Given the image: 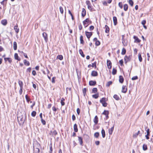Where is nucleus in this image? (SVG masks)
I'll use <instances>...</instances> for the list:
<instances>
[{
	"label": "nucleus",
	"mask_w": 153,
	"mask_h": 153,
	"mask_svg": "<svg viewBox=\"0 0 153 153\" xmlns=\"http://www.w3.org/2000/svg\"><path fill=\"white\" fill-rule=\"evenodd\" d=\"M74 130L75 132H77L78 131V129L77 127V125L76 124H75L74 126Z\"/></svg>",
	"instance_id": "393cba45"
},
{
	"label": "nucleus",
	"mask_w": 153,
	"mask_h": 153,
	"mask_svg": "<svg viewBox=\"0 0 153 153\" xmlns=\"http://www.w3.org/2000/svg\"><path fill=\"white\" fill-rule=\"evenodd\" d=\"M4 60L5 61H8L10 63H11L12 62L11 59L10 58H4Z\"/></svg>",
	"instance_id": "4be33fe9"
},
{
	"label": "nucleus",
	"mask_w": 153,
	"mask_h": 153,
	"mask_svg": "<svg viewBox=\"0 0 153 153\" xmlns=\"http://www.w3.org/2000/svg\"><path fill=\"white\" fill-rule=\"evenodd\" d=\"M14 58L16 59L18 61H20L21 60L20 58L18 56L17 53H15L14 54Z\"/></svg>",
	"instance_id": "dca6fc26"
},
{
	"label": "nucleus",
	"mask_w": 153,
	"mask_h": 153,
	"mask_svg": "<svg viewBox=\"0 0 153 153\" xmlns=\"http://www.w3.org/2000/svg\"><path fill=\"white\" fill-rule=\"evenodd\" d=\"M119 81L121 83H122L124 81V78L123 76L121 75L119 76Z\"/></svg>",
	"instance_id": "2eb2a0df"
},
{
	"label": "nucleus",
	"mask_w": 153,
	"mask_h": 153,
	"mask_svg": "<svg viewBox=\"0 0 153 153\" xmlns=\"http://www.w3.org/2000/svg\"><path fill=\"white\" fill-rule=\"evenodd\" d=\"M78 140L79 142V144L80 145L82 146L83 145V141L81 137H78Z\"/></svg>",
	"instance_id": "ddd939ff"
},
{
	"label": "nucleus",
	"mask_w": 153,
	"mask_h": 153,
	"mask_svg": "<svg viewBox=\"0 0 153 153\" xmlns=\"http://www.w3.org/2000/svg\"><path fill=\"white\" fill-rule=\"evenodd\" d=\"M99 96V95L98 93L93 95L92 97L93 98L95 99H97Z\"/></svg>",
	"instance_id": "72a5a7b5"
},
{
	"label": "nucleus",
	"mask_w": 153,
	"mask_h": 153,
	"mask_svg": "<svg viewBox=\"0 0 153 153\" xmlns=\"http://www.w3.org/2000/svg\"><path fill=\"white\" fill-rule=\"evenodd\" d=\"M14 29L15 31V32L17 33H18L19 31V28L18 26H15L14 27Z\"/></svg>",
	"instance_id": "5701e85b"
},
{
	"label": "nucleus",
	"mask_w": 153,
	"mask_h": 153,
	"mask_svg": "<svg viewBox=\"0 0 153 153\" xmlns=\"http://www.w3.org/2000/svg\"><path fill=\"white\" fill-rule=\"evenodd\" d=\"M119 63H120V65L122 66L123 65V60L121 59L119 61Z\"/></svg>",
	"instance_id": "69168bd1"
},
{
	"label": "nucleus",
	"mask_w": 153,
	"mask_h": 153,
	"mask_svg": "<svg viewBox=\"0 0 153 153\" xmlns=\"http://www.w3.org/2000/svg\"><path fill=\"white\" fill-rule=\"evenodd\" d=\"M133 38L135 39V41H134L135 42H137V43H139L140 42V40L139 39L137 36H134Z\"/></svg>",
	"instance_id": "4468645a"
},
{
	"label": "nucleus",
	"mask_w": 153,
	"mask_h": 153,
	"mask_svg": "<svg viewBox=\"0 0 153 153\" xmlns=\"http://www.w3.org/2000/svg\"><path fill=\"white\" fill-rule=\"evenodd\" d=\"M76 112L77 114L79 115L80 114V110L79 108H78L76 110Z\"/></svg>",
	"instance_id": "052dcab7"
},
{
	"label": "nucleus",
	"mask_w": 153,
	"mask_h": 153,
	"mask_svg": "<svg viewBox=\"0 0 153 153\" xmlns=\"http://www.w3.org/2000/svg\"><path fill=\"white\" fill-rule=\"evenodd\" d=\"M91 75L93 76H98V73L95 71H93L91 72Z\"/></svg>",
	"instance_id": "6e6552de"
},
{
	"label": "nucleus",
	"mask_w": 153,
	"mask_h": 153,
	"mask_svg": "<svg viewBox=\"0 0 153 153\" xmlns=\"http://www.w3.org/2000/svg\"><path fill=\"white\" fill-rule=\"evenodd\" d=\"M127 91V88L126 86L123 85L122 87V92L123 93H126Z\"/></svg>",
	"instance_id": "1a4fd4ad"
},
{
	"label": "nucleus",
	"mask_w": 153,
	"mask_h": 153,
	"mask_svg": "<svg viewBox=\"0 0 153 153\" xmlns=\"http://www.w3.org/2000/svg\"><path fill=\"white\" fill-rule=\"evenodd\" d=\"M18 83L20 87V88H23V83L22 81L19 80Z\"/></svg>",
	"instance_id": "a878e982"
},
{
	"label": "nucleus",
	"mask_w": 153,
	"mask_h": 153,
	"mask_svg": "<svg viewBox=\"0 0 153 153\" xmlns=\"http://www.w3.org/2000/svg\"><path fill=\"white\" fill-rule=\"evenodd\" d=\"M41 120L42 123L43 125H45L46 124L45 121L44 120H43V119H42Z\"/></svg>",
	"instance_id": "864d4df0"
},
{
	"label": "nucleus",
	"mask_w": 153,
	"mask_h": 153,
	"mask_svg": "<svg viewBox=\"0 0 153 153\" xmlns=\"http://www.w3.org/2000/svg\"><path fill=\"white\" fill-rule=\"evenodd\" d=\"M83 93L84 96H85L86 91V89L85 88H84L83 90Z\"/></svg>",
	"instance_id": "8fccbe9b"
},
{
	"label": "nucleus",
	"mask_w": 153,
	"mask_h": 153,
	"mask_svg": "<svg viewBox=\"0 0 153 153\" xmlns=\"http://www.w3.org/2000/svg\"><path fill=\"white\" fill-rule=\"evenodd\" d=\"M126 49L124 48H123L121 53V54L123 55L125 54L126 53Z\"/></svg>",
	"instance_id": "c9c22d12"
},
{
	"label": "nucleus",
	"mask_w": 153,
	"mask_h": 153,
	"mask_svg": "<svg viewBox=\"0 0 153 153\" xmlns=\"http://www.w3.org/2000/svg\"><path fill=\"white\" fill-rule=\"evenodd\" d=\"M107 65L108 69H110L111 68V61L109 60H107Z\"/></svg>",
	"instance_id": "423d86ee"
},
{
	"label": "nucleus",
	"mask_w": 153,
	"mask_h": 153,
	"mask_svg": "<svg viewBox=\"0 0 153 153\" xmlns=\"http://www.w3.org/2000/svg\"><path fill=\"white\" fill-rule=\"evenodd\" d=\"M50 153H52V144H51L50 145Z\"/></svg>",
	"instance_id": "5fc2aeb1"
},
{
	"label": "nucleus",
	"mask_w": 153,
	"mask_h": 153,
	"mask_svg": "<svg viewBox=\"0 0 153 153\" xmlns=\"http://www.w3.org/2000/svg\"><path fill=\"white\" fill-rule=\"evenodd\" d=\"M72 119L73 121H74L76 119V117L73 114L72 116Z\"/></svg>",
	"instance_id": "774afa93"
},
{
	"label": "nucleus",
	"mask_w": 153,
	"mask_h": 153,
	"mask_svg": "<svg viewBox=\"0 0 153 153\" xmlns=\"http://www.w3.org/2000/svg\"><path fill=\"white\" fill-rule=\"evenodd\" d=\"M105 32L106 33H109V29L108 26L106 25L105 26Z\"/></svg>",
	"instance_id": "412c9836"
},
{
	"label": "nucleus",
	"mask_w": 153,
	"mask_h": 153,
	"mask_svg": "<svg viewBox=\"0 0 153 153\" xmlns=\"http://www.w3.org/2000/svg\"><path fill=\"white\" fill-rule=\"evenodd\" d=\"M96 64L97 62H95L94 63H92V67H94L95 68H96L97 67Z\"/></svg>",
	"instance_id": "49530a36"
},
{
	"label": "nucleus",
	"mask_w": 153,
	"mask_h": 153,
	"mask_svg": "<svg viewBox=\"0 0 153 153\" xmlns=\"http://www.w3.org/2000/svg\"><path fill=\"white\" fill-rule=\"evenodd\" d=\"M94 28L93 26L91 25L89 27V30L91 31L92 30L94 29Z\"/></svg>",
	"instance_id": "13d9d810"
},
{
	"label": "nucleus",
	"mask_w": 153,
	"mask_h": 153,
	"mask_svg": "<svg viewBox=\"0 0 153 153\" xmlns=\"http://www.w3.org/2000/svg\"><path fill=\"white\" fill-rule=\"evenodd\" d=\"M90 22H91V21H90L88 18L86 19L83 22V25L85 26V28L88 26Z\"/></svg>",
	"instance_id": "f03ea898"
},
{
	"label": "nucleus",
	"mask_w": 153,
	"mask_h": 153,
	"mask_svg": "<svg viewBox=\"0 0 153 153\" xmlns=\"http://www.w3.org/2000/svg\"><path fill=\"white\" fill-rule=\"evenodd\" d=\"M113 20L114 22V25L115 26L117 25V18L116 16H114L113 17Z\"/></svg>",
	"instance_id": "f3484780"
},
{
	"label": "nucleus",
	"mask_w": 153,
	"mask_h": 153,
	"mask_svg": "<svg viewBox=\"0 0 153 153\" xmlns=\"http://www.w3.org/2000/svg\"><path fill=\"white\" fill-rule=\"evenodd\" d=\"M131 55H129L128 56L127 55L125 56L124 58L125 63H126L127 62L130 61L131 60Z\"/></svg>",
	"instance_id": "7ed1b4c3"
},
{
	"label": "nucleus",
	"mask_w": 153,
	"mask_h": 153,
	"mask_svg": "<svg viewBox=\"0 0 153 153\" xmlns=\"http://www.w3.org/2000/svg\"><path fill=\"white\" fill-rule=\"evenodd\" d=\"M118 5L121 8H123V4L122 2H120L118 4Z\"/></svg>",
	"instance_id": "6e6d98bb"
},
{
	"label": "nucleus",
	"mask_w": 153,
	"mask_h": 153,
	"mask_svg": "<svg viewBox=\"0 0 153 153\" xmlns=\"http://www.w3.org/2000/svg\"><path fill=\"white\" fill-rule=\"evenodd\" d=\"M79 54L81 55V56L82 57H84L85 56V55L84 54L82 50L81 49H80L79 50Z\"/></svg>",
	"instance_id": "bb28decb"
},
{
	"label": "nucleus",
	"mask_w": 153,
	"mask_h": 153,
	"mask_svg": "<svg viewBox=\"0 0 153 153\" xmlns=\"http://www.w3.org/2000/svg\"><path fill=\"white\" fill-rule=\"evenodd\" d=\"M93 121L94 123H95V124H97L98 123V117L97 116H96L94 120Z\"/></svg>",
	"instance_id": "9b49d317"
},
{
	"label": "nucleus",
	"mask_w": 153,
	"mask_h": 153,
	"mask_svg": "<svg viewBox=\"0 0 153 153\" xmlns=\"http://www.w3.org/2000/svg\"><path fill=\"white\" fill-rule=\"evenodd\" d=\"M114 126H113L111 128L109 129V133L110 135L112 134L113 131L114 130Z\"/></svg>",
	"instance_id": "a211bd4d"
},
{
	"label": "nucleus",
	"mask_w": 153,
	"mask_h": 153,
	"mask_svg": "<svg viewBox=\"0 0 153 153\" xmlns=\"http://www.w3.org/2000/svg\"><path fill=\"white\" fill-rule=\"evenodd\" d=\"M138 59L140 62H141L142 61V58L141 57V53H139L138 54Z\"/></svg>",
	"instance_id": "7c9ffc66"
},
{
	"label": "nucleus",
	"mask_w": 153,
	"mask_h": 153,
	"mask_svg": "<svg viewBox=\"0 0 153 153\" xmlns=\"http://www.w3.org/2000/svg\"><path fill=\"white\" fill-rule=\"evenodd\" d=\"M128 2L131 6H133L134 2L132 0H129Z\"/></svg>",
	"instance_id": "37998d69"
},
{
	"label": "nucleus",
	"mask_w": 153,
	"mask_h": 153,
	"mask_svg": "<svg viewBox=\"0 0 153 153\" xmlns=\"http://www.w3.org/2000/svg\"><path fill=\"white\" fill-rule=\"evenodd\" d=\"M24 64L25 65H27V66H29L30 65L29 62L28 61H27V60L26 59H24Z\"/></svg>",
	"instance_id": "c756f323"
},
{
	"label": "nucleus",
	"mask_w": 153,
	"mask_h": 153,
	"mask_svg": "<svg viewBox=\"0 0 153 153\" xmlns=\"http://www.w3.org/2000/svg\"><path fill=\"white\" fill-rule=\"evenodd\" d=\"M13 48L14 50H16L17 48V43L16 42H13Z\"/></svg>",
	"instance_id": "b1692460"
},
{
	"label": "nucleus",
	"mask_w": 153,
	"mask_h": 153,
	"mask_svg": "<svg viewBox=\"0 0 153 153\" xmlns=\"http://www.w3.org/2000/svg\"><path fill=\"white\" fill-rule=\"evenodd\" d=\"M117 72V70L116 69L114 68H113L112 71V74L114 75L116 74Z\"/></svg>",
	"instance_id": "e433bc0d"
},
{
	"label": "nucleus",
	"mask_w": 153,
	"mask_h": 153,
	"mask_svg": "<svg viewBox=\"0 0 153 153\" xmlns=\"http://www.w3.org/2000/svg\"><path fill=\"white\" fill-rule=\"evenodd\" d=\"M137 79L138 77L136 76L133 77L131 78V79L133 80H134Z\"/></svg>",
	"instance_id": "09e8293b"
},
{
	"label": "nucleus",
	"mask_w": 153,
	"mask_h": 153,
	"mask_svg": "<svg viewBox=\"0 0 153 153\" xmlns=\"http://www.w3.org/2000/svg\"><path fill=\"white\" fill-rule=\"evenodd\" d=\"M99 133L98 132H96L94 134V136L96 138H98L99 136Z\"/></svg>",
	"instance_id": "a18cd8bd"
},
{
	"label": "nucleus",
	"mask_w": 153,
	"mask_h": 153,
	"mask_svg": "<svg viewBox=\"0 0 153 153\" xmlns=\"http://www.w3.org/2000/svg\"><path fill=\"white\" fill-rule=\"evenodd\" d=\"M101 133L102 134V136L103 138H104L105 137V131L104 129H102L101 131Z\"/></svg>",
	"instance_id": "c85d7f7f"
},
{
	"label": "nucleus",
	"mask_w": 153,
	"mask_h": 153,
	"mask_svg": "<svg viewBox=\"0 0 153 153\" xmlns=\"http://www.w3.org/2000/svg\"><path fill=\"white\" fill-rule=\"evenodd\" d=\"M22 89L23 88H20V89L19 91V93L20 95H21L22 93Z\"/></svg>",
	"instance_id": "0e129e2a"
},
{
	"label": "nucleus",
	"mask_w": 153,
	"mask_h": 153,
	"mask_svg": "<svg viewBox=\"0 0 153 153\" xmlns=\"http://www.w3.org/2000/svg\"><path fill=\"white\" fill-rule=\"evenodd\" d=\"M97 91V88H94L92 90V92L96 94Z\"/></svg>",
	"instance_id": "4c0bfd02"
},
{
	"label": "nucleus",
	"mask_w": 153,
	"mask_h": 153,
	"mask_svg": "<svg viewBox=\"0 0 153 153\" xmlns=\"http://www.w3.org/2000/svg\"><path fill=\"white\" fill-rule=\"evenodd\" d=\"M25 97L27 101L28 102L30 100V98L29 97H28V95H25Z\"/></svg>",
	"instance_id": "79ce46f5"
},
{
	"label": "nucleus",
	"mask_w": 153,
	"mask_h": 153,
	"mask_svg": "<svg viewBox=\"0 0 153 153\" xmlns=\"http://www.w3.org/2000/svg\"><path fill=\"white\" fill-rule=\"evenodd\" d=\"M55 78H56V77H53L52 78V80H51V82L52 83H55Z\"/></svg>",
	"instance_id": "bf43d9fd"
},
{
	"label": "nucleus",
	"mask_w": 153,
	"mask_h": 153,
	"mask_svg": "<svg viewBox=\"0 0 153 153\" xmlns=\"http://www.w3.org/2000/svg\"><path fill=\"white\" fill-rule=\"evenodd\" d=\"M96 84V81H93L91 80L89 82V85L91 86L95 85Z\"/></svg>",
	"instance_id": "f8f14e48"
},
{
	"label": "nucleus",
	"mask_w": 153,
	"mask_h": 153,
	"mask_svg": "<svg viewBox=\"0 0 153 153\" xmlns=\"http://www.w3.org/2000/svg\"><path fill=\"white\" fill-rule=\"evenodd\" d=\"M102 114H104L105 115H107L108 114H109V112L108 111H106L105 110L102 113Z\"/></svg>",
	"instance_id": "a19ab883"
},
{
	"label": "nucleus",
	"mask_w": 153,
	"mask_h": 153,
	"mask_svg": "<svg viewBox=\"0 0 153 153\" xmlns=\"http://www.w3.org/2000/svg\"><path fill=\"white\" fill-rule=\"evenodd\" d=\"M113 97L116 100H118L119 99V96L117 94H114L113 96Z\"/></svg>",
	"instance_id": "ea45409f"
},
{
	"label": "nucleus",
	"mask_w": 153,
	"mask_h": 153,
	"mask_svg": "<svg viewBox=\"0 0 153 153\" xmlns=\"http://www.w3.org/2000/svg\"><path fill=\"white\" fill-rule=\"evenodd\" d=\"M52 110L54 112H56L57 110V109L55 107V106H53L52 108Z\"/></svg>",
	"instance_id": "338daca9"
},
{
	"label": "nucleus",
	"mask_w": 153,
	"mask_h": 153,
	"mask_svg": "<svg viewBox=\"0 0 153 153\" xmlns=\"http://www.w3.org/2000/svg\"><path fill=\"white\" fill-rule=\"evenodd\" d=\"M143 149L144 151H146L147 149V146L146 144H144L143 146Z\"/></svg>",
	"instance_id": "473e14b6"
},
{
	"label": "nucleus",
	"mask_w": 153,
	"mask_h": 153,
	"mask_svg": "<svg viewBox=\"0 0 153 153\" xmlns=\"http://www.w3.org/2000/svg\"><path fill=\"white\" fill-rule=\"evenodd\" d=\"M124 10L125 11H126L128 8V5L127 4H125L124 5Z\"/></svg>",
	"instance_id": "2f4dec72"
},
{
	"label": "nucleus",
	"mask_w": 153,
	"mask_h": 153,
	"mask_svg": "<svg viewBox=\"0 0 153 153\" xmlns=\"http://www.w3.org/2000/svg\"><path fill=\"white\" fill-rule=\"evenodd\" d=\"M1 23L2 25H6L7 24V22L6 20L4 19L1 21Z\"/></svg>",
	"instance_id": "6ab92c4d"
},
{
	"label": "nucleus",
	"mask_w": 153,
	"mask_h": 153,
	"mask_svg": "<svg viewBox=\"0 0 153 153\" xmlns=\"http://www.w3.org/2000/svg\"><path fill=\"white\" fill-rule=\"evenodd\" d=\"M146 23V21L145 20H143L141 22V24L143 25H144Z\"/></svg>",
	"instance_id": "e2e57ef3"
},
{
	"label": "nucleus",
	"mask_w": 153,
	"mask_h": 153,
	"mask_svg": "<svg viewBox=\"0 0 153 153\" xmlns=\"http://www.w3.org/2000/svg\"><path fill=\"white\" fill-rule=\"evenodd\" d=\"M57 58L61 60L63 59V57L62 56V55H59L57 56Z\"/></svg>",
	"instance_id": "58836bf2"
},
{
	"label": "nucleus",
	"mask_w": 153,
	"mask_h": 153,
	"mask_svg": "<svg viewBox=\"0 0 153 153\" xmlns=\"http://www.w3.org/2000/svg\"><path fill=\"white\" fill-rule=\"evenodd\" d=\"M59 10L60 12L62 14H63V10L62 7H60Z\"/></svg>",
	"instance_id": "603ef678"
},
{
	"label": "nucleus",
	"mask_w": 153,
	"mask_h": 153,
	"mask_svg": "<svg viewBox=\"0 0 153 153\" xmlns=\"http://www.w3.org/2000/svg\"><path fill=\"white\" fill-rule=\"evenodd\" d=\"M85 33L87 38L88 39L90 38L92 35V32H89L87 31H85Z\"/></svg>",
	"instance_id": "39448f33"
},
{
	"label": "nucleus",
	"mask_w": 153,
	"mask_h": 153,
	"mask_svg": "<svg viewBox=\"0 0 153 153\" xmlns=\"http://www.w3.org/2000/svg\"><path fill=\"white\" fill-rule=\"evenodd\" d=\"M18 120H20L21 121V123H23L24 122V119L22 116L18 117Z\"/></svg>",
	"instance_id": "9d476101"
},
{
	"label": "nucleus",
	"mask_w": 153,
	"mask_h": 153,
	"mask_svg": "<svg viewBox=\"0 0 153 153\" xmlns=\"http://www.w3.org/2000/svg\"><path fill=\"white\" fill-rule=\"evenodd\" d=\"M32 74L33 76H35L36 74V71L35 70L33 71L32 72Z\"/></svg>",
	"instance_id": "680f3d73"
},
{
	"label": "nucleus",
	"mask_w": 153,
	"mask_h": 153,
	"mask_svg": "<svg viewBox=\"0 0 153 153\" xmlns=\"http://www.w3.org/2000/svg\"><path fill=\"white\" fill-rule=\"evenodd\" d=\"M106 99L105 97L102 98L100 100V102L102 104V105L104 107H106L107 104L106 102Z\"/></svg>",
	"instance_id": "f257e3e1"
},
{
	"label": "nucleus",
	"mask_w": 153,
	"mask_h": 153,
	"mask_svg": "<svg viewBox=\"0 0 153 153\" xmlns=\"http://www.w3.org/2000/svg\"><path fill=\"white\" fill-rule=\"evenodd\" d=\"M80 42L81 44H83L84 41L83 40V37L82 35H81L80 37Z\"/></svg>",
	"instance_id": "cd10ccee"
},
{
	"label": "nucleus",
	"mask_w": 153,
	"mask_h": 153,
	"mask_svg": "<svg viewBox=\"0 0 153 153\" xmlns=\"http://www.w3.org/2000/svg\"><path fill=\"white\" fill-rule=\"evenodd\" d=\"M95 45L96 46H99L100 45V42L99 41L97 40L95 42Z\"/></svg>",
	"instance_id": "3c124183"
},
{
	"label": "nucleus",
	"mask_w": 153,
	"mask_h": 153,
	"mask_svg": "<svg viewBox=\"0 0 153 153\" xmlns=\"http://www.w3.org/2000/svg\"><path fill=\"white\" fill-rule=\"evenodd\" d=\"M42 36L43 37L45 41L47 42L48 41V37L47 34L45 32H43L42 33Z\"/></svg>",
	"instance_id": "20e7f679"
},
{
	"label": "nucleus",
	"mask_w": 153,
	"mask_h": 153,
	"mask_svg": "<svg viewBox=\"0 0 153 153\" xmlns=\"http://www.w3.org/2000/svg\"><path fill=\"white\" fill-rule=\"evenodd\" d=\"M52 134L53 135L56 136L57 134V132L56 130H54L52 132Z\"/></svg>",
	"instance_id": "4d7b16f0"
},
{
	"label": "nucleus",
	"mask_w": 153,
	"mask_h": 153,
	"mask_svg": "<svg viewBox=\"0 0 153 153\" xmlns=\"http://www.w3.org/2000/svg\"><path fill=\"white\" fill-rule=\"evenodd\" d=\"M86 15V11L84 8H82V17H84Z\"/></svg>",
	"instance_id": "aec40b11"
},
{
	"label": "nucleus",
	"mask_w": 153,
	"mask_h": 153,
	"mask_svg": "<svg viewBox=\"0 0 153 153\" xmlns=\"http://www.w3.org/2000/svg\"><path fill=\"white\" fill-rule=\"evenodd\" d=\"M112 82L111 81L108 82L106 84V86L108 87L110 85H111L112 84Z\"/></svg>",
	"instance_id": "de8ad7c7"
},
{
	"label": "nucleus",
	"mask_w": 153,
	"mask_h": 153,
	"mask_svg": "<svg viewBox=\"0 0 153 153\" xmlns=\"http://www.w3.org/2000/svg\"><path fill=\"white\" fill-rule=\"evenodd\" d=\"M138 135H139L140 136H141L142 135V134L140 133V131H138L137 133L134 134L133 135V137L134 138H136L137 137Z\"/></svg>",
	"instance_id": "0eeeda50"
},
{
	"label": "nucleus",
	"mask_w": 153,
	"mask_h": 153,
	"mask_svg": "<svg viewBox=\"0 0 153 153\" xmlns=\"http://www.w3.org/2000/svg\"><path fill=\"white\" fill-rule=\"evenodd\" d=\"M36 114V112L35 111H33L31 113V116L33 117H34L35 116Z\"/></svg>",
	"instance_id": "c03bdc74"
},
{
	"label": "nucleus",
	"mask_w": 153,
	"mask_h": 153,
	"mask_svg": "<svg viewBox=\"0 0 153 153\" xmlns=\"http://www.w3.org/2000/svg\"><path fill=\"white\" fill-rule=\"evenodd\" d=\"M88 9L90 10L91 11H92V10L93 9V7L92 6L91 4L89 5H88Z\"/></svg>",
	"instance_id": "f704fd0d"
}]
</instances>
